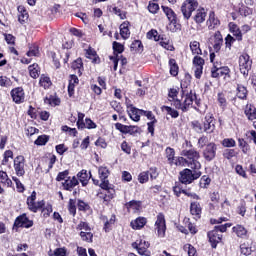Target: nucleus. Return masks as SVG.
Masks as SVG:
<instances>
[{"instance_id":"obj_1","label":"nucleus","mask_w":256,"mask_h":256,"mask_svg":"<svg viewBox=\"0 0 256 256\" xmlns=\"http://www.w3.org/2000/svg\"><path fill=\"white\" fill-rule=\"evenodd\" d=\"M183 87H185V83L181 82V99L177 98L179 97V87L168 89V101L173 102L175 109L187 113L193 106V90L189 91Z\"/></svg>"},{"instance_id":"obj_2","label":"nucleus","mask_w":256,"mask_h":256,"mask_svg":"<svg viewBox=\"0 0 256 256\" xmlns=\"http://www.w3.org/2000/svg\"><path fill=\"white\" fill-rule=\"evenodd\" d=\"M100 189L96 194V197L101 199L104 205H109L113 199H115V195L117 192L115 191V185L111 184L110 182H103L100 184Z\"/></svg>"},{"instance_id":"obj_3","label":"nucleus","mask_w":256,"mask_h":256,"mask_svg":"<svg viewBox=\"0 0 256 256\" xmlns=\"http://www.w3.org/2000/svg\"><path fill=\"white\" fill-rule=\"evenodd\" d=\"M203 175L199 169L185 168L179 172L178 180L182 185H191L194 181H197Z\"/></svg>"},{"instance_id":"obj_4","label":"nucleus","mask_w":256,"mask_h":256,"mask_svg":"<svg viewBox=\"0 0 256 256\" xmlns=\"http://www.w3.org/2000/svg\"><path fill=\"white\" fill-rule=\"evenodd\" d=\"M181 155L186 158V161H188V167L191 169H201V162H199L201 154L195 148H191L189 150L184 149L182 150Z\"/></svg>"},{"instance_id":"obj_5","label":"nucleus","mask_w":256,"mask_h":256,"mask_svg":"<svg viewBox=\"0 0 256 256\" xmlns=\"http://www.w3.org/2000/svg\"><path fill=\"white\" fill-rule=\"evenodd\" d=\"M211 77L212 79H231V69L229 66H223V63L216 62L211 68Z\"/></svg>"},{"instance_id":"obj_6","label":"nucleus","mask_w":256,"mask_h":256,"mask_svg":"<svg viewBox=\"0 0 256 256\" xmlns=\"http://www.w3.org/2000/svg\"><path fill=\"white\" fill-rule=\"evenodd\" d=\"M199 9V1L197 0H185L180 8V11L183 15L185 21L191 19L193 13Z\"/></svg>"},{"instance_id":"obj_7","label":"nucleus","mask_w":256,"mask_h":256,"mask_svg":"<svg viewBox=\"0 0 256 256\" xmlns=\"http://www.w3.org/2000/svg\"><path fill=\"white\" fill-rule=\"evenodd\" d=\"M238 65L240 73H242L244 77H249V71H251L253 67V60L251 59V56L247 53H242L239 56Z\"/></svg>"},{"instance_id":"obj_8","label":"nucleus","mask_w":256,"mask_h":256,"mask_svg":"<svg viewBox=\"0 0 256 256\" xmlns=\"http://www.w3.org/2000/svg\"><path fill=\"white\" fill-rule=\"evenodd\" d=\"M33 225V220L29 219L27 213H23L15 218L12 229L17 232L19 229H31Z\"/></svg>"},{"instance_id":"obj_9","label":"nucleus","mask_w":256,"mask_h":256,"mask_svg":"<svg viewBox=\"0 0 256 256\" xmlns=\"http://www.w3.org/2000/svg\"><path fill=\"white\" fill-rule=\"evenodd\" d=\"M217 120L215 119V116L213 113L209 112L205 115L204 119L202 120V127L204 130V133L211 134L215 133V129H217Z\"/></svg>"},{"instance_id":"obj_10","label":"nucleus","mask_w":256,"mask_h":256,"mask_svg":"<svg viewBox=\"0 0 256 256\" xmlns=\"http://www.w3.org/2000/svg\"><path fill=\"white\" fill-rule=\"evenodd\" d=\"M114 126L117 131L122 133V135H132V137H135V135L141 133V127L137 125H125L117 122Z\"/></svg>"},{"instance_id":"obj_11","label":"nucleus","mask_w":256,"mask_h":256,"mask_svg":"<svg viewBox=\"0 0 256 256\" xmlns=\"http://www.w3.org/2000/svg\"><path fill=\"white\" fill-rule=\"evenodd\" d=\"M172 191L175 197H181V195H185L186 197H190V199H195V201L201 200V196H199L195 192H189L187 189H183V186L180 182H175V185L172 187Z\"/></svg>"},{"instance_id":"obj_12","label":"nucleus","mask_w":256,"mask_h":256,"mask_svg":"<svg viewBox=\"0 0 256 256\" xmlns=\"http://www.w3.org/2000/svg\"><path fill=\"white\" fill-rule=\"evenodd\" d=\"M154 227L155 230L157 231L158 237H165V233L167 232V221L165 220V214L161 212L158 213Z\"/></svg>"},{"instance_id":"obj_13","label":"nucleus","mask_w":256,"mask_h":256,"mask_svg":"<svg viewBox=\"0 0 256 256\" xmlns=\"http://www.w3.org/2000/svg\"><path fill=\"white\" fill-rule=\"evenodd\" d=\"M202 156L208 163L214 161L217 157V144L215 142L208 143L202 152Z\"/></svg>"},{"instance_id":"obj_14","label":"nucleus","mask_w":256,"mask_h":256,"mask_svg":"<svg viewBox=\"0 0 256 256\" xmlns=\"http://www.w3.org/2000/svg\"><path fill=\"white\" fill-rule=\"evenodd\" d=\"M192 64L195 67L194 76L197 79H201L203 75V67H205V59L199 55H196L193 57Z\"/></svg>"},{"instance_id":"obj_15","label":"nucleus","mask_w":256,"mask_h":256,"mask_svg":"<svg viewBox=\"0 0 256 256\" xmlns=\"http://www.w3.org/2000/svg\"><path fill=\"white\" fill-rule=\"evenodd\" d=\"M25 156L18 155L14 158V170L17 177H23L25 175Z\"/></svg>"},{"instance_id":"obj_16","label":"nucleus","mask_w":256,"mask_h":256,"mask_svg":"<svg viewBox=\"0 0 256 256\" xmlns=\"http://www.w3.org/2000/svg\"><path fill=\"white\" fill-rule=\"evenodd\" d=\"M10 95L12 97L13 103H16V105H21L22 103H25V90L23 89V87L13 88L10 91Z\"/></svg>"},{"instance_id":"obj_17","label":"nucleus","mask_w":256,"mask_h":256,"mask_svg":"<svg viewBox=\"0 0 256 256\" xmlns=\"http://www.w3.org/2000/svg\"><path fill=\"white\" fill-rule=\"evenodd\" d=\"M151 244H149V242L145 241V240H137L136 242L132 243V248L136 249L138 255H146L149 256V254H147V249H149Z\"/></svg>"},{"instance_id":"obj_18","label":"nucleus","mask_w":256,"mask_h":256,"mask_svg":"<svg viewBox=\"0 0 256 256\" xmlns=\"http://www.w3.org/2000/svg\"><path fill=\"white\" fill-rule=\"evenodd\" d=\"M190 215H192L195 221H199V219H201V215H203V207L200 202L192 201L190 203Z\"/></svg>"},{"instance_id":"obj_19","label":"nucleus","mask_w":256,"mask_h":256,"mask_svg":"<svg viewBox=\"0 0 256 256\" xmlns=\"http://www.w3.org/2000/svg\"><path fill=\"white\" fill-rule=\"evenodd\" d=\"M249 97V90L245 87L243 84H237L236 86V97L232 98V102L235 105V101L238 99H241V101H247Z\"/></svg>"},{"instance_id":"obj_20","label":"nucleus","mask_w":256,"mask_h":256,"mask_svg":"<svg viewBox=\"0 0 256 256\" xmlns=\"http://www.w3.org/2000/svg\"><path fill=\"white\" fill-rule=\"evenodd\" d=\"M207 237L209 239V243L211 244L212 249H217V245L223 241V234H219V232L215 230H211L207 233Z\"/></svg>"},{"instance_id":"obj_21","label":"nucleus","mask_w":256,"mask_h":256,"mask_svg":"<svg viewBox=\"0 0 256 256\" xmlns=\"http://www.w3.org/2000/svg\"><path fill=\"white\" fill-rule=\"evenodd\" d=\"M146 38L147 39H153L156 42L160 43H167L169 41V38L165 34H159V32L156 29H151L146 33Z\"/></svg>"},{"instance_id":"obj_22","label":"nucleus","mask_w":256,"mask_h":256,"mask_svg":"<svg viewBox=\"0 0 256 256\" xmlns=\"http://www.w3.org/2000/svg\"><path fill=\"white\" fill-rule=\"evenodd\" d=\"M232 231L239 239H249V230L241 224L232 227Z\"/></svg>"},{"instance_id":"obj_23","label":"nucleus","mask_w":256,"mask_h":256,"mask_svg":"<svg viewBox=\"0 0 256 256\" xmlns=\"http://www.w3.org/2000/svg\"><path fill=\"white\" fill-rule=\"evenodd\" d=\"M79 185V180L77 179L76 176L68 177L64 182H62V187L64 191H73L75 187Z\"/></svg>"},{"instance_id":"obj_24","label":"nucleus","mask_w":256,"mask_h":256,"mask_svg":"<svg viewBox=\"0 0 256 256\" xmlns=\"http://www.w3.org/2000/svg\"><path fill=\"white\" fill-rule=\"evenodd\" d=\"M79 85V77L75 74H71L68 80V95L73 97L75 95V87Z\"/></svg>"},{"instance_id":"obj_25","label":"nucleus","mask_w":256,"mask_h":256,"mask_svg":"<svg viewBox=\"0 0 256 256\" xmlns=\"http://www.w3.org/2000/svg\"><path fill=\"white\" fill-rule=\"evenodd\" d=\"M17 11H18V22L21 25H25V23L29 21V12L27 11V8L23 5H19L17 7Z\"/></svg>"},{"instance_id":"obj_26","label":"nucleus","mask_w":256,"mask_h":256,"mask_svg":"<svg viewBox=\"0 0 256 256\" xmlns=\"http://www.w3.org/2000/svg\"><path fill=\"white\" fill-rule=\"evenodd\" d=\"M193 95V101H195V106H192L194 108V111H197V113H200V115H205L207 111V105L201 103V99H197V94L192 91Z\"/></svg>"},{"instance_id":"obj_27","label":"nucleus","mask_w":256,"mask_h":256,"mask_svg":"<svg viewBox=\"0 0 256 256\" xmlns=\"http://www.w3.org/2000/svg\"><path fill=\"white\" fill-rule=\"evenodd\" d=\"M208 29L211 31L217 29L221 25V20L215 15V11H210L209 18L207 20Z\"/></svg>"},{"instance_id":"obj_28","label":"nucleus","mask_w":256,"mask_h":256,"mask_svg":"<svg viewBox=\"0 0 256 256\" xmlns=\"http://www.w3.org/2000/svg\"><path fill=\"white\" fill-rule=\"evenodd\" d=\"M205 19H207V11H205L203 7L198 8L193 16V21H195L197 25H201V23H205Z\"/></svg>"},{"instance_id":"obj_29","label":"nucleus","mask_w":256,"mask_h":256,"mask_svg":"<svg viewBox=\"0 0 256 256\" xmlns=\"http://www.w3.org/2000/svg\"><path fill=\"white\" fill-rule=\"evenodd\" d=\"M212 46L215 53L221 51V48L223 47V35L221 34V31H216L214 33V42Z\"/></svg>"},{"instance_id":"obj_30","label":"nucleus","mask_w":256,"mask_h":256,"mask_svg":"<svg viewBox=\"0 0 256 256\" xmlns=\"http://www.w3.org/2000/svg\"><path fill=\"white\" fill-rule=\"evenodd\" d=\"M244 115L247 117L248 121L256 120V106L254 104H246L244 109Z\"/></svg>"},{"instance_id":"obj_31","label":"nucleus","mask_w":256,"mask_h":256,"mask_svg":"<svg viewBox=\"0 0 256 256\" xmlns=\"http://www.w3.org/2000/svg\"><path fill=\"white\" fill-rule=\"evenodd\" d=\"M229 31L236 38L237 41H243V32H241V28L233 22L229 23Z\"/></svg>"},{"instance_id":"obj_32","label":"nucleus","mask_w":256,"mask_h":256,"mask_svg":"<svg viewBox=\"0 0 256 256\" xmlns=\"http://www.w3.org/2000/svg\"><path fill=\"white\" fill-rule=\"evenodd\" d=\"M109 175H111V170L107 166H100L98 168V176L101 183H109Z\"/></svg>"},{"instance_id":"obj_33","label":"nucleus","mask_w":256,"mask_h":256,"mask_svg":"<svg viewBox=\"0 0 256 256\" xmlns=\"http://www.w3.org/2000/svg\"><path fill=\"white\" fill-rule=\"evenodd\" d=\"M71 69L73 71H77L78 77L83 75V71H85V67L83 66V58L79 57L74 60L71 64Z\"/></svg>"},{"instance_id":"obj_34","label":"nucleus","mask_w":256,"mask_h":256,"mask_svg":"<svg viewBox=\"0 0 256 256\" xmlns=\"http://www.w3.org/2000/svg\"><path fill=\"white\" fill-rule=\"evenodd\" d=\"M147 225V218L145 217H138L135 220H132L130 223V227L135 231H139L143 229Z\"/></svg>"},{"instance_id":"obj_35","label":"nucleus","mask_w":256,"mask_h":256,"mask_svg":"<svg viewBox=\"0 0 256 256\" xmlns=\"http://www.w3.org/2000/svg\"><path fill=\"white\" fill-rule=\"evenodd\" d=\"M126 112L128 113L131 121H134L135 123H139V121H141V109L134 106L126 110Z\"/></svg>"},{"instance_id":"obj_36","label":"nucleus","mask_w":256,"mask_h":256,"mask_svg":"<svg viewBox=\"0 0 256 256\" xmlns=\"http://www.w3.org/2000/svg\"><path fill=\"white\" fill-rule=\"evenodd\" d=\"M77 177H78L82 187H87V185H89V180L91 179V172H89V174H88L87 170L83 169L80 172H78Z\"/></svg>"},{"instance_id":"obj_37","label":"nucleus","mask_w":256,"mask_h":256,"mask_svg":"<svg viewBox=\"0 0 256 256\" xmlns=\"http://www.w3.org/2000/svg\"><path fill=\"white\" fill-rule=\"evenodd\" d=\"M169 73L172 77L179 75V64L175 58H170L168 61Z\"/></svg>"},{"instance_id":"obj_38","label":"nucleus","mask_w":256,"mask_h":256,"mask_svg":"<svg viewBox=\"0 0 256 256\" xmlns=\"http://www.w3.org/2000/svg\"><path fill=\"white\" fill-rule=\"evenodd\" d=\"M86 57L87 59H91L92 63L94 64L101 63V58L99 57V55H97V51H95L91 46L86 49Z\"/></svg>"},{"instance_id":"obj_39","label":"nucleus","mask_w":256,"mask_h":256,"mask_svg":"<svg viewBox=\"0 0 256 256\" xmlns=\"http://www.w3.org/2000/svg\"><path fill=\"white\" fill-rule=\"evenodd\" d=\"M129 25H131L129 21H124L120 25V35L122 39H129V37H131V31L129 30Z\"/></svg>"},{"instance_id":"obj_40","label":"nucleus","mask_w":256,"mask_h":256,"mask_svg":"<svg viewBox=\"0 0 256 256\" xmlns=\"http://www.w3.org/2000/svg\"><path fill=\"white\" fill-rule=\"evenodd\" d=\"M183 223L185 227H187L188 233H190L191 235H197V233H199L197 225H195V223H192L190 218L185 217Z\"/></svg>"},{"instance_id":"obj_41","label":"nucleus","mask_w":256,"mask_h":256,"mask_svg":"<svg viewBox=\"0 0 256 256\" xmlns=\"http://www.w3.org/2000/svg\"><path fill=\"white\" fill-rule=\"evenodd\" d=\"M189 48L192 55H203V50L201 49V43H199V41H191L189 44Z\"/></svg>"},{"instance_id":"obj_42","label":"nucleus","mask_w":256,"mask_h":256,"mask_svg":"<svg viewBox=\"0 0 256 256\" xmlns=\"http://www.w3.org/2000/svg\"><path fill=\"white\" fill-rule=\"evenodd\" d=\"M241 255L249 256L253 253V242H244L240 244Z\"/></svg>"},{"instance_id":"obj_43","label":"nucleus","mask_w":256,"mask_h":256,"mask_svg":"<svg viewBox=\"0 0 256 256\" xmlns=\"http://www.w3.org/2000/svg\"><path fill=\"white\" fill-rule=\"evenodd\" d=\"M165 157L167 159V163L173 167V165H175V149L172 147H166Z\"/></svg>"},{"instance_id":"obj_44","label":"nucleus","mask_w":256,"mask_h":256,"mask_svg":"<svg viewBox=\"0 0 256 256\" xmlns=\"http://www.w3.org/2000/svg\"><path fill=\"white\" fill-rule=\"evenodd\" d=\"M0 183L4 187H13V181L10 180L9 175L7 172L0 170Z\"/></svg>"},{"instance_id":"obj_45","label":"nucleus","mask_w":256,"mask_h":256,"mask_svg":"<svg viewBox=\"0 0 256 256\" xmlns=\"http://www.w3.org/2000/svg\"><path fill=\"white\" fill-rule=\"evenodd\" d=\"M36 201H37V192L33 191L31 195L27 197V200H26V205L29 211L36 209L35 207V203H37Z\"/></svg>"},{"instance_id":"obj_46","label":"nucleus","mask_w":256,"mask_h":256,"mask_svg":"<svg viewBox=\"0 0 256 256\" xmlns=\"http://www.w3.org/2000/svg\"><path fill=\"white\" fill-rule=\"evenodd\" d=\"M39 85L40 87H43V89H50L53 82H51V78L49 76L42 74L39 79Z\"/></svg>"},{"instance_id":"obj_47","label":"nucleus","mask_w":256,"mask_h":256,"mask_svg":"<svg viewBox=\"0 0 256 256\" xmlns=\"http://www.w3.org/2000/svg\"><path fill=\"white\" fill-rule=\"evenodd\" d=\"M112 49H113L114 57H119V55H121V53L125 51V46L120 42L114 41L112 43Z\"/></svg>"},{"instance_id":"obj_48","label":"nucleus","mask_w":256,"mask_h":256,"mask_svg":"<svg viewBox=\"0 0 256 256\" xmlns=\"http://www.w3.org/2000/svg\"><path fill=\"white\" fill-rule=\"evenodd\" d=\"M29 75L32 77V79H37L39 77V73H41V70H39V64L34 63L31 64L28 67Z\"/></svg>"},{"instance_id":"obj_49","label":"nucleus","mask_w":256,"mask_h":256,"mask_svg":"<svg viewBox=\"0 0 256 256\" xmlns=\"http://www.w3.org/2000/svg\"><path fill=\"white\" fill-rule=\"evenodd\" d=\"M161 9L163 13L166 15L168 21H171L177 17V14L175 13V11L169 8V6L162 5Z\"/></svg>"},{"instance_id":"obj_50","label":"nucleus","mask_w":256,"mask_h":256,"mask_svg":"<svg viewBox=\"0 0 256 256\" xmlns=\"http://www.w3.org/2000/svg\"><path fill=\"white\" fill-rule=\"evenodd\" d=\"M238 147H240V149H241L242 153H244V155H247L249 153V151H251V146L243 138H238Z\"/></svg>"},{"instance_id":"obj_51","label":"nucleus","mask_w":256,"mask_h":256,"mask_svg":"<svg viewBox=\"0 0 256 256\" xmlns=\"http://www.w3.org/2000/svg\"><path fill=\"white\" fill-rule=\"evenodd\" d=\"M68 213L75 217L77 215V200L70 198L68 201Z\"/></svg>"},{"instance_id":"obj_52","label":"nucleus","mask_w":256,"mask_h":256,"mask_svg":"<svg viewBox=\"0 0 256 256\" xmlns=\"http://www.w3.org/2000/svg\"><path fill=\"white\" fill-rule=\"evenodd\" d=\"M161 111H166L167 115H170L172 119H177L179 117V111L177 109L172 108L171 106H162Z\"/></svg>"},{"instance_id":"obj_53","label":"nucleus","mask_w":256,"mask_h":256,"mask_svg":"<svg viewBox=\"0 0 256 256\" xmlns=\"http://www.w3.org/2000/svg\"><path fill=\"white\" fill-rule=\"evenodd\" d=\"M44 103H46L47 105H51L52 107H57V106L61 105V99L59 97L50 95L49 98L46 97L44 99Z\"/></svg>"},{"instance_id":"obj_54","label":"nucleus","mask_w":256,"mask_h":256,"mask_svg":"<svg viewBox=\"0 0 256 256\" xmlns=\"http://www.w3.org/2000/svg\"><path fill=\"white\" fill-rule=\"evenodd\" d=\"M77 208L78 211H81L82 213H87V211H91V206L89 205V203L81 199L77 200Z\"/></svg>"},{"instance_id":"obj_55","label":"nucleus","mask_w":256,"mask_h":256,"mask_svg":"<svg viewBox=\"0 0 256 256\" xmlns=\"http://www.w3.org/2000/svg\"><path fill=\"white\" fill-rule=\"evenodd\" d=\"M49 143V135H40L37 137V139L34 141V145H38L39 147H43Z\"/></svg>"},{"instance_id":"obj_56","label":"nucleus","mask_w":256,"mask_h":256,"mask_svg":"<svg viewBox=\"0 0 256 256\" xmlns=\"http://www.w3.org/2000/svg\"><path fill=\"white\" fill-rule=\"evenodd\" d=\"M209 185H211V178L207 175L202 176L199 181V188L209 189Z\"/></svg>"},{"instance_id":"obj_57","label":"nucleus","mask_w":256,"mask_h":256,"mask_svg":"<svg viewBox=\"0 0 256 256\" xmlns=\"http://www.w3.org/2000/svg\"><path fill=\"white\" fill-rule=\"evenodd\" d=\"M161 8L159 7V3H155L153 1H149L148 2V6H147V10L149 11V13H151L152 15H157V13H159V10Z\"/></svg>"},{"instance_id":"obj_58","label":"nucleus","mask_w":256,"mask_h":256,"mask_svg":"<svg viewBox=\"0 0 256 256\" xmlns=\"http://www.w3.org/2000/svg\"><path fill=\"white\" fill-rule=\"evenodd\" d=\"M191 129L195 131L196 133H204L203 130V123H201L199 120H194L190 123Z\"/></svg>"},{"instance_id":"obj_59","label":"nucleus","mask_w":256,"mask_h":256,"mask_svg":"<svg viewBox=\"0 0 256 256\" xmlns=\"http://www.w3.org/2000/svg\"><path fill=\"white\" fill-rule=\"evenodd\" d=\"M222 147L231 149V147H237V142L233 138H224L221 142Z\"/></svg>"},{"instance_id":"obj_60","label":"nucleus","mask_w":256,"mask_h":256,"mask_svg":"<svg viewBox=\"0 0 256 256\" xmlns=\"http://www.w3.org/2000/svg\"><path fill=\"white\" fill-rule=\"evenodd\" d=\"M125 207L127 209H133L134 211H140L141 210V201L132 200L125 204Z\"/></svg>"},{"instance_id":"obj_61","label":"nucleus","mask_w":256,"mask_h":256,"mask_svg":"<svg viewBox=\"0 0 256 256\" xmlns=\"http://www.w3.org/2000/svg\"><path fill=\"white\" fill-rule=\"evenodd\" d=\"M170 25L173 27L171 28L172 33H177V31H181V23H179V18L177 16L169 20Z\"/></svg>"},{"instance_id":"obj_62","label":"nucleus","mask_w":256,"mask_h":256,"mask_svg":"<svg viewBox=\"0 0 256 256\" xmlns=\"http://www.w3.org/2000/svg\"><path fill=\"white\" fill-rule=\"evenodd\" d=\"M217 101H218L219 107H221V109H225V107H227V98L223 92H219L217 94Z\"/></svg>"},{"instance_id":"obj_63","label":"nucleus","mask_w":256,"mask_h":256,"mask_svg":"<svg viewBox=\"0 0 256 256\" xmlns=\"http://www.w3.org/2000/svg\"><path fill=\"white\" fill-rule=\"evenodd\" d=\"M79 235L82 241H85L86 243H93V233L91 231L89 232L81 231Z\"/></svg>"},{"instance_id":"obj_64","label":"nucleus","mask_w":256,"mask_h":256,"mask_svg":"<svg viewBox=\"0 0 256 256\" xmlns=\"http://www.w3.org/2000/svg\"><path fill=\"white\" fill-rule=\"evenodd\" d=\"M131 51H143V42L141 40H134L130 45Z\"/></svg>"}]
</instances>
